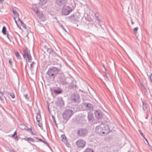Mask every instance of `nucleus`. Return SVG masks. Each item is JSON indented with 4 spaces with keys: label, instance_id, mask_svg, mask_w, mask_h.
<instances>
[{
    "label": "nucleus",
    "instance_id": "1",
    "mask_svg": "<svg viewBox=\"0 0 152 152\" xmlns=\"http://www.w3.org/2000/svg\"><path fill=\"white\" fill-rule=\"evenodd\" d=\"M69 5L71 7L65 4L63 5L61 11L62 15H69L74 9L76 6V4L74 0H71Z\"/></svg>",
    "mask_w": 152,
    "mask_h": 152
},
{
    "label": "nucleus",
    "instance_id": "2",
    "mask_svg": "<svg viewBox=\"0 0 152 152\" xmlns=\"http://www.w3.org/2000/svg\"><path fill=\"white\" fill-rule=\"evenodd\" d=\"M108 131V126L103 124L96 126V132L101 135L107 134Z\"/></svg>",
    "mask_w": 152,
    "mask_h": 152
},
{
    "label": "nucleus",
    "instance_id": "3",
    "mask_svg": "<svg viewBox=\"0 0 152 152\" xmlns=\"http://www.w3.org/2000/svg\"><path fill=\"white\" fill-rule=\"evenodd\" d=\"M33 10L37 16L40 20L43 21L45 20V18L42 12L40 11L36 6H33Z\"/></svg>",
    "mask_w": 152,
    "mask_h": 152
},
{
    "label": "nucleus",
    "instance_id": "4",
    "mask_svg": "<svg viewBox=\"0 0 152 152\" xmlns=\"http://www.w3.org/2000/svg\"><path fill=\"white\" fill-rule=\"evenodd\" d=\"M23 56L24 59L26 61H28L29 62H31V57L29 51L28 50L27 48L26 47L23 49Z\"/></svg>",
    "mask_w": 152,
    "mask_h": 152
},
{
    "label": "nucleus",
    "instance_id": "5",
    "mask_svg": "<svg viewBox=\"0 0 152 152\" xmlns=\"http://www.w3.org/2000/svg\"><path fill=\"white\" fill-rule=\"evenodd\" d=\"M59 70L56 67H53L52 68L49 69L47 73L50 77H53V78H54V75L57 74L59 72Z\"/></svg>",
    "mask_w": 152,
    "mask_h": 152
},
{
    "label": "nucleus",
    "instance_id": "6",
    "mask_svg": "<svg viewBox=\"0 0 152 152\" xmlns=\"http://www.w3.org/2000/svg\"><path fill=\"white\" fill-rule=\"evenodd\" d=\"M73 114V112L72 110H66L63 114V118L64 119L67 120L70 118Z\"/></svg>",
    "mask_w": 152,
    "mask_h": 152
},
{
    "label": "nucleus",
    "instance_id": "7",
    "mask_svg": "<svg viewBox=\"0 0 152 152\" xmlns=\"http://www.w3.org/2000/svg\"><path fill=\"white\" fill-rule=\"evenodd\" d=\"M76 144L79 147L83 148L86 145V142L83 140H79L77 142Z\"/></svg>",
    "mask_w": 152,
    "mask_h": 152
},
{
    "label": "nucleus",
    "instance_id": "8",
    "mask_svg": "<svg viewBox=\"0 0 152 152\" xmlns=\"http://www.w3.org/2000/svg\"><path fill=\"white\" fill-rule=\"evenodd\" d=\"M72 98L73 102H77L79 101L80 96L78 94H75L72 96Z\"/></svg>",
    "mask_w": 152,
    "mask_h": 152
},
{
    "label": "nucleus",
    "instance_id": "9",
    "mask_svg": "<svg viewBox=\"0 0 152 152\" xmlns=\"http://www.w3.org/2000/svg\"><path fill=\"white\" fill-rule=\"evenodd\" d=\"M87 133V131L84 129H80L78 131V134L80 136H83L85 135Z\"/></svg>",
    "mask_w": 152,
    "mask_h": 152
},
{
    "label": "nucleus",
    "instance_id": "10",
    "mask_svg": "<svg viewBox=\"0 0 152 152\" xmlns=\"http://www.w3.org/2000/svg\"><path fill=\"white\" fill-rule=\"evenodd\" d=\"M61 141L63 142L66 145H68L69 144L66 140V137L64 135H62L61 136Z\"/></svg>",
    "mask_w": 152,
    "mask_h": 152
},
{
    "label": "nucleus",
    "instance_id": "11",
    "mask_svg": "<svg viewBox=\"0 0 152 152\" xmlns=\"http://www.w3.org/2000/svg\"><path fill=\"white\" fill-rule=\"evenodd\" d=\"M13 12L15 15V17L14 18V19L16 23L17 26H18V24L17 23V21L16 20V18H18H18H19V14L16 11L13 10Z\"/></svg>",
    "mask_w": 152,
    "mask_h": 152
},
{
    "label": "nucleus",
    "instance_id": "12",
    "mask_svg": "<svg viewBox=\"0 0 152 152\" xmlns=\"http://www.w3.org/2000/svg\"><path fill=\"white\" fill-rule=\"evenodd\" d=\"M17 22L19 24H21V26H22L23 28L26 30H27L26 26L25 24L23 23L19 18Z\"/></svg>",
    "mask_w": 152,
    "mask_h": 152
},
{
    "label": "nucleus",
    "instance_id": "13",
    "mask_svg": "<svg viewBox=\"0 0 152 152\" xmlns=\"http://www.w3.org/2000/svg\"><path fill=\"white\" fill-rule=\"evenodd\" d=\"M95 115L98 118H101L102 117V113L98 111H96L95 113Z\"/></svg>",
    "mask_w": 152,
    "mask_h": 152
},
{
    "label": "nucleus",
    "instance_id": "14",
    "mask_svg": "<svg viewBox=\"0 0 152 152\" xmlns=\"http://www.w3.org/2000/svg\"><path fill=\"white\" fill-rule=\"evenodd\" d=\"M23 139L27 141H31L32 142H34L35 141V140L31 138L26 137L23 138Z\"/></svg>",
    "mask_w": 152,
    "mask_h": 152
},
{
    "label": "nucleus",
    "instance_id": "15",
    "mask_svg": "<svg viewBox=\"0 0 152 152\" xmlns=\"http://www.w3.org/2000/svg\"><path fill=\"white\" fill-rule=\"evenodd\" d=\"M36 119L37 122L41 121V116L39 113H37L36 116Z\"/></svg>",
    "mask_w": 152,
    "mask_h": 152
},
{
    "label": "nucleus",
    "instance_id": "16",
    "mask_svg": "<svg viewBox=\"0 0 152 152\" xmlns=\"http://www.w3.org/2000/svg\"><path fill=\"white\" fill-rule=\"evenodd\" d=\"M15 54L18 59H20L21 57L19 53L18 52H15Z\"/></svg>",
    "mask_w": 152,
    "mask_h": 152
},
{
    "label": "nucleus",
    "instance_id": "17",
    "mask_svg": "<svg viewBox=\"0 0 152 152\" xmlns=\"http://www.w3.org/2000/svg\"><path fill=\"white\" fill-rule=\"evenodd\" d=\"M17 134V132L16 131L14 133V134L12 135V137H14L15 139L16 140H18V137L16 135Z\"/></svg>",
    "mask_w": 152,
    "mask_h": 152
},
{
    "label": "nucleus",
    "instance_id": "18",
    "mask_svg": "<svg viewBox=\"0 0 152 152\" xmlns=\"http://www.w3.org/2000/svg\"><path fill=\"white\" fill-rule=\"evenodd\" d=\"M2 32L4 35H5L6 34V29L5 26H4L2 28Z\"/></svg>",
    "mask_w": 152,
    "mask_h": 152
},
{
    "label": "nucleus",
    "instance_id": "19",
    "mask_svg": "<svg viewBox=\"0 0 152 152\" xmlns=\"http://www.w3.org/2000/svg\"><path fill=\"white\" fill-rule=\"evenodd\" d=\"M83 152H94V151L92 149L87 148Z\"/></svg>",
    "mask_w": 152,
    "mask_h": 152
},
{
    "label": "nucleus",
    "instance_id": "20",
    "mask_svg": "<svg viewBox=\"0 0 152 152\" xmlns=\"http://www.w3.org/2000/svg\"><path fill=\"white\" fill-rule=\"evenodd\" d=\"M143 103V108L144 110H145L147 109V105L146 104L144 103L143 102H142Z\"/></svg>",
    "mask_w": 152,
    "mask_h": 152
},
{
    "label": "nucleus",
    "instance_id": "21",
    "mask_svg": "<svg viewBox=\"0 0 152 152\" xmlns=\"http://www.w3.org/2000/svg\"><path fill=\"white\" fill-rule=\"evenodd\" d=\"M47 1V0H40V3L42 5H43L46 4Z\"/></svg>",
    "mask_w": 152,
    "mask_h": 152
},
{
    "label": "nucleus",
    "instance_id": "22",
    "mask_svg": "<svg viewBox=\"0 0 152 152\" xmlns=\"http://www.w3.org/2000/svg\"><path fill=\"white\" fill-rule=\"evenodd\" d=\"M60 3L65 4L67 2V0H58V1Z\"/></svg>",
    "mask_w": 152,
    "mask_h": 152
},
{
    "label": "nucleus",
    "instance_id": "23",
    "mask_svg": "<svg viewBox=\"0 0 152 152\" xmlns=\"http://www.w3.org/2000/svg\"><path fill=\"white\" fill-rule=\"evenodd\" d=\"M62 92V91L61 90H56L54 91V93L55 94H59L60 93H61Z\"/></svg>",
    "mask_w": 152,
    "mask_h": 152
},
{
    "label": "nucleus",
    "instance_id": "24",
    "mask_svg": "<svg viewBox=\"0 0 152 152\" xmlns=\"http://www.w3.org/2000/svg\"><path fill=\"white\" fill-rule=\"evenodd\" d=\"M138 30V27H137L134 28L133 29L134 32L135 34H137V31Z\"/></svg>",
    "mask_w": 152,
    "mask_h": 152
},
{
    "label": "nucleus",
    "instance_id": "25",
    "mask_svg": "<svg viewBox=\"0 0 152 152\" xmlns=\"http://www.w3.org/2000/svg\"><path fill=\"white\" fill-rule=\"evenodd\" d=\"M41 122V121L37 122V124H38V126L40 127H41L42 126V124L40 123Z\"/></svg>",
    "mask_w": 152,
    "mask_h": 152
},
{
    "label": "nucleus",
    "instance_id": "26",
    "mask_svg": "<svg viewBox=\"0 0 152 152\" xmlns=\"http://www.w3.org/2000/svg\"><path fill=\"white\" fill-rule=\"evenodd\" d=\"M10 95L12 98H15V96L14 94L12 93V94H10Z\"/></svg>",
    "mask_w": 152,
    "mask_h": 152
},
{
    "label": "nucleus",
    "instance_id": "27",
    "mask_svg": "<svg viewBox=\"0 0 152 152\" xmlns=\"http://www.w3.org/2000/svg\"><path fill=\"white\" fill-rule=\"evenodd\" d=\"M139 132L140 133V134H141V135L144 138H145V136H144L143 134V133H142V132L140 131H139Z\"/></svg>",
    "mask_w": 152,
    "mask_h": 152
},
{
    "label": "nucleus",
    "instance_id": "28",
    "mask_svg": "<svg viewBox=\"0 0 152 152\" xmlns=\"http://www.w3.org/2000/svg\"><path fill=\"white\" fill-rule=\"evenodd\" d=\"M150 79L151 80L152 82V73H151L150 75Z\"/></svg>",
    "mask_w": 152,
    "mask_h": 152
},
{
    "label": "nucleus",
    "instance_id": "29",
    "mask_svg": "<svg viewBox=\"0 0 152 152\" xmlns=\"http://www.w3.org/2000/svg\"><path fill=\"white\" fill-rule=\"evenodd\" d=\"M3 95V93L2 92H0V95Z\"/></svg>",
    "mask_w": 152,
    "mask_h": 152
},
{
    "label": "nucleus",
    "instance_id": "30",
    "mask_svg": "<svg viewBox=\"0 0 152 152\" xmlns=\"http://www.w3.org/2000/svg\"><path fill=\"white\" fill-rule=\"evenodd\" d=\"M103 67H104V69H105V72H106L107 71V69L105 68V66L104 65H103Z\"/></svg>",
    "mask_w": 152,
    "mask_h": 152
},
{
    "label": "nucleus",
    "instance_id": "31",
    "mask_svg": "<svg viewBox=\"0 0 152 152\" xmlns=\"http://www.w3.org/2000/svg\"><path fill=\"white\" fill-rule=\"evenodd\" d=\"M145 139V140H146V141L148 143V140H147V139L145 137V138H144Z\"/></svg>",
    "mask_w": 152,
    "mask_h": 152
},
{
    "label": "nucleus",
    "instance_id": "32",
    "mask_svg": "<svg viewBox=\"0 0 152 152\" xmlns=\"http://www.w3.org/2000/svg\"><path fill=\"white\" fill-rule=\"evenodd\" d=\"M90 20V21H92V19H90V20Z\"/></svg>",
    "mask_w": 152,
    "mask_h": 152
},
{
    "label": "nucleus",
    "instance_id": "33",
    "mask_svg": "<svg viewBox=\"0 0 152 152\" xmlns=\"http://www.w3.org/2000/svg\"><path fill=\"white\" fill-rule=\"evenodd\" d=\"M3 1V0H0V2H1V1Z\"/></svg>",
    "mask_w": 152,
    "mask_h": 152
},
{
    "label": "nucleus",
    "instance_id": "34",
    "mask_svg": "<svg viewBox=\"0 0 152 152\" xmlns=\"http://www.w3.org/2000/svg\"><path fill=\"white\" fill-rule=\"evenodd\" d=\"M9 62H10V63L11 61H10V60H9Z\"/></svg>",
    "mask_w": 152,
    "mask_h": 152
}]
</instances>
